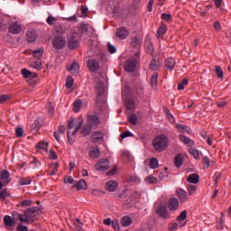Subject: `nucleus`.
Returning <instances> with one entry per match:
<instances>
[{"label": "nucleus", "instance_id": "1", "mask_svg": "<svg viewBox=\"0 0 231 231\" xmlns=\"http://www.w3.org/2000/svg\"><path fill=\"white\" fill-rule=\"evenodd\" d=\"M82 117H79L78 119L70 118L69 120L68 125V140L69 143H73V140H71V136H75L77 133H79V129L82 127Z\"/></svg>", "mask_w": 231, "mask_h": 231}, {"label": "nucleus", "instance_id": "2", "mask_svg": "<svg viewBox=\"0 0 231 231\" xmlns=\"http://www.w3.org/2000/svg\"><path fill=\"white\" fill-rule=\"evenodd\" d=\"M152 145L157 152H163L169 147V137L167 135H158L152 140Z\"/></svg>", "mask_w": 231, "mask_h": 231}, {"label": "nucleus", "instance_id": "3", "mask_svg": "<svg viewBox=\"0 0 231 231\" xmlns=\"http://www.w3.org/2000/svg\"><path fill=\"white\" fill-rule=\"evenodd\" d=\"M41 210L37 208H32L25 211L24 215H19V219L22 223H33L36 219H39Z\"/></svg>", "mask_w": 231, "mask_h": 231}, {"label": "nucleus", "instance_id": "4", "mask_svg": "<svg viewBox=\"0 0 231 231\" xmlns=\"http://www.w3.org/2000/svg\"><path fill=\"white\" fill-rule=\"evenodd\" d=\"M88 125L83 127V130L81 131V134L84 136L89 134L91 133L92 129H96L97 125H100V119L97 116H88Z\"/></svg>", "mask_w": 231, "mask_h": 231}, {"label": "nucleus", "instance_id": "5", "mask_svg": "<svg viewBox=\"0 0 231 231\" xmlns=\"http://www.w3.org/2000/svg\"><path fill=\"white\" fill-rule=\"evenodd\" d=\"M140 51H137L133 57L126 60L125 64V69L128 73H133L136 69V66L140 64Z\"/></svg>", "mask_w": 231, "mask_h": 231}, {"label": "nucleus", "instance_id": "6", "mask_svg": "<svg viewBox=\"0 0 231 231\" xmlns=\"http://www.w3.org/2000/svg\"><path fill=\"white\" fill-rule=\"evenodd\" d=\"M52 46L53 48H56V50H62L63 48H66V38H64V36L54 37Z\"/></svg>", "mask_w": 231, "mask_h": 231}, {"label": "nucleus", "instance_id": "7", "mask_svg": "<svg viewBox=\"0 0 231 231\" xmlns=\"http://www.w3.org/2000/svg\"><path fill=\"white\" fill-rule=\"evenodd\" d=\"M109 167H110V164L107 159H101L97 161L95 166L96 170L99 171L100 172H104V171H107Z\"/></svg>", "mask_w": 231, "mask_h": 231}, {"label": "nucleus", "instance_id": "8", "mask_svg": "<svg viewBox=\"0 0 231 231\" xmlns=\"http://www.w3.org/2000/svg\"><path fill=\"white\" fill-rule=\"evenodd\" d=\"M118 6H120V0H109L107 10L112 14H116L118 12Z\"/></svg>", "mask_w": 231, "mask_h": 231}, {"label": "nucleus", "instance_id": "9", "mask_svg": "<svg viewBox=\"0 0 231 231\" xmlns=\"http://www.w3.org/2000/svg\"><path fill=\"white\" fill-rule=\"evenodd\" d=\"M9 32L14 34L21 33L23 32V25L19 22H13L9 26Z\"/></svg>", "mask_w": 231, "mask_h": 231}, {"label": "nucleus", "instance_id": "10", "mask_svg": "<svg viewBox=\"0 0 231 231\" xmlns=\"http://www.w3.org/2000/svg\"><path fill=\"white\" fill-rule=\"evenodd\" d=\"M97 86H96V91L98 95V97L104 95L105 87H104V77H100L99 79L96 80Z\"/></svg>", "mask_w": 231, "mask_h": 231}, {"label": "nucleus", "instance_id": "11", "mask_svg": "<svg viewBox=\"0 0 231 231\" xmlns=\"http://www.w3.org/2000/svg\"><path fill=\"white\" fill-rule=\"evenodd\" d=\"M116 35L121 40L127 39V37H129V30L125 27H121L116 30Z\"/></svg>", "mask_w": 231, "mask_h": 231}, {"label": "nucleus", "instance_id": "12", "mask_svg": "<svg viewBox=\"0 0 231 231\" xmlns=\"http://www.w3.org/2000/svg\"><path fill=\"white\" fill-rule=\"evenodd\" d=\"M177 196L180 203H185L186 201H189V193H187V191H185L183 189H177Z\"/></svg>", "mask_w": 231, "mask_h": 231}, {"label": "nucleus", "instance_id": "13", "mask_svg": "<svg viewBox=\"0 0 231 231\" xmlns=\"http://www.w3.org/2000/svg\"><path fill=\"white\" fill-rule=\"evenodd\" d=\"M68 71H70L72 75H79V71L80 69V66L79 62L73 61L70 65L67 66Z\"/></svg>", "mask_w": 231, "mask_h": 231}, {"label": "nucleus", "instance_id": "14", "mask_svg": "<svg viewBox=\"0 0 231 231\" xmlns=\"http://www.w3.org/2000/svg\"><path fill=\"white\" fill-rule=\"evenodd\" d=\"M179 208H180V200H178V199L173 198L168 201L169 210H178Z\"/></svg>", "mask_w": 231, "mask_h": 231}, {"label": "nucleus", "instance_id": "15", "mask_svg": "<svg viewBox=\"0 0 231 231\" xmlns=\"http://www.w3.org/2000/svg\"><path fill=\"white\" fill-rule=\"evenodd\" d=\"M88 68L89 71H92L93 73H95V71H98V69H100V65L98 61L95 60H90L88 62Z\"/></svg>", "mask_w": 231, "mask_h": 231}, {"label": "nucleus", "instance_id": "16", "mask_svg": "<svg viewBox=\"0 0 231 231\" xmlns=\"http://www.w3.org/2000/svg\"><path fill=\"white\" fill-rule=\"evenodd\" d=\"M91 141L94 142V143L104 142V134H102V132H95L91 136Z\"/></svg>", "mask_w": 231, "mask_h": 231}, {"label": "nucleus", "instance_id": "17", "mask_svg": "<svg viewBox=\"0 0 231 231\" xmlns=\"http://www.w3.org/2000/svg\"><path fill=\"white\" fill-rule=\"evenodd\" d=\"M106 190H109V192H115L116 189H118V182L116 180H108L106 184Z\"/></svg>", "mask_w": 231, "mask_h": 231}, {"label": "nucleus", "instance_id": "18", "mask_svg": "<svg viewBox=\"0 0 231 231\" xmlns=\"http://www.w3.org/2000/svg\"><path fill=\"white\" fill-rule=\"evenodd\" d=\"M29 66H31V68H33L34 69H37L38 71H41V69H42V62L41 61V60H31L29 62Z\"/></svg>", "mask_w": 231, "mask_h": 231}, {"label": "nucleus", "instance_id": "19", "mask_svg": "<svg viewBox=\"0 0 231 231\" xmlns=\"http://www.w3.org/2000/svg\"><path fill=\"white\" fill-rule=\"evenodd\" d=\"M175 66H176V60H174L173 58H168L165 60V68L168 69V71H172Z\"/></svg>", "mask_w": 231, "mask_h": 231}, {"label": "nucleus", "instance_id": "20", "mask_svg": "<svg viewBox=\"0 0 231 231\" xmlns=\"http://www.w3.org/2000/svg\"><path fill=\"white\" fill-rule=\"evenodd\" d=\"M157 214L164 219L169 217V212H167V208L163 205L159 206V208H157Z\"/></svg>", "mask_w": 231, "mask_h": 231}, {"label": "nucleus", "instance_id": "21", "mask_svg": "<svg viewBox=\"0 0 231 231\" xmlns=\"http://www.w3.org/2000/svg\"><path fill=\"white\" fill-rule=\"evenodd\" d=\"M0 180H2L4 183H10V181H12V179H10V172L6 171H0Z\"/></svg>", "mask_w": 231, "mask_h": 231}, {"label": "nucleus", "instance_id": "22", "mask_svg": "<svg viewBox=\"0 0 231 231\" xmlns=\"http://www.w3.org/2000/svg\"><path fill=\"white\" fill-rule=\"evenodd\" d=\"M131 46H133V48H135V50H140L142 46V39L138 38V36L132 38Z\"/></svg>", "mask_w": 231, "mask_h": 231}, {"label": "nucleus", "instance_id": "23", "mask_svg": "<svg viewBox=\"0 0 231 231\" xmlns=\"http://www.w3.org/2000/svg\"><path fill=\"white\" fill-rule=\"evenodd\" d=\"M120 223L123 226H131V225H133V218H131V217L125 216L121 218Z\"/></svg>", "mask_w": 231, "mask_h": 231}, {"label": "nucleus", "instance_id": "24", "mask_svg": "<svg viewBox=\"0 0 231 231\" xmlns=\"http://www.w3.org/2000/svg\"><path fill=\"white\" fill-rule=\"evenodd\" d=\"M179 138L182 143H185V145H188L189 147H192V145H194V142L183 134H180Z\"/></svg>", "mask_w": 231, "mask_h": 231}, {"label": "nucleus", "instance_id": "25", "mask_svg": "<svg viewBox=\"0 0 231 231\" xmlns=\"http://www.w3.org/2000/svg\"><path fill=\"white\" fill-rule=\"evenodd\" d=\"M79 41L72 36L69 41V48L70 50H77V48H79Z\"/></svg>", "mask_w": 231, "mask_h": 231}, {"label": "nucleus", "instance_id": "26", "mask_svg": "<svg viewBox=\"0 0 231 231\" xmlns=\"http://www.w3.org/2000/svg\"><path fill=\"white\" fill-rule=\"evenodd\" d=\"M42 55H44V48L32 51V57H34V59L41 60Z\"/></svg>", "mask_w": 231, "mask_h": 231}, {"label": "nucleus", "instance_id": "27", "mask_svg": "<svg viewBox=\"0 0 231 231\" xmlns=\"http://www.w3.org/2000/svg\"><path fill=\"white\" fill-rule=\"evenodd\" d=\"M160 68H162V63L160 61L152 60L150 63V69L151 71H158L160 70Z\"/></svg>", "mask_w": 231, "mask_h": 231}, {"label": "nucleus", "instance_id": "28", "mask_svg": "<svg viewBox=\"0 0 231 231\" xmlns=\"http://www.w3.org/2000/svg\"><path fill=\"white\" fill-rule=\"evenodd\" d=\"M185 219H187V211L184 210L177 217V221L180 222V226H185V225H187V222L181 223V221H185Z\"/></svg>", "mask_w": 231, "mask_h": 231}, {"label": "nucleus", "instance_id": "29", "mask_svg": "<svg viewBox=\"0 0 231 231\" xmlns=\"http://www.w3.org/2000/svg\"><path fill=\"white\" fill-rule=\"evenodd\" d=\"M189 183H199V175L196 174V173H192L189 176H188L187 178Z\"/></svg>", "mask_w": 231, "mask_h": 231}, {"label": "nucleus", "instance_id": "30", "mask_svg": "<svg viewBox=\"0 0 231 231\" xmlns=\"http://www.w3.org/2000/svg\"><path fill=\"white\" fill-rule=\"evenodd\" d=\"M177 130L179 133H188V134H190L192 131H190V127L184 125H176Z\"/></svg>", "mask_w": 231, "mask_h": 231}, {"label": "nucleus", "instance_id": "31", "mask_svg": "<svg viewBox=\"0 0 231 231\" xmlns=\"http://www.w3.org/2000/svg\"><path fill=\"white\" fill-rule=\"evenodd\" d=\"M77 190H86L88 189V183L86 180H81L75 185Z\"/></svg>", "mask_w": 231, "mask_h": 231}, {"label": "nucleus", "instance_id": "32", "mask_svg": "<svg viewBox=\"0 0 231 231\" xmlns=\"http://www.w3.org/2000/svg\"><path fill=\"white\" fill-rule=\"evenodd\" d=\"M100 156V150L98 148H92L89 151V157L93 160L98 158Z\"/></svg>", "mask_w": 231, "mask_h": 231}, {"label": "nucleus", "instance_id": "33", "mask_svg": "<svg viewBox=\"0 0 231 231\" xmlns=\"http://www.w3.org/2000/svg\"><path fill=\"white\" fill-rule=\"evenodd\" d=\"M28 42H35L37 41V33L33 31L27 32Z\"/></svg>", "mask_w": 231, "mask_h": 231}, {"label": "nucleus", "instance_id": "34", "mask_svg": "<svg viewBox=\"0 0 231 231\" xmlns=\"http://www.w3.org/2000/svg\"><path fill=\"white\" fill-rule=\"evenodd\" d=\"M21 73L23 79H31V77H37V74L32 73V71L28 70L27 69H23Z\"/></svg>", "mask_w": 231, "mask_h": 231}, {"label": "nucleus", "instance_id": "35", "mask_svg": "<svg viewBox=\"0 0 231 231\" xmlns=\"http://www.w3.org/2000/svg\"><path fill=\"white\" fill-rule=\"evenodd\" d=\"M59 171V163L54 162L50 167V176H55L57 174V171Z\"/></svg>", "mask_w": 231, "mask_h": 231}, {"label": "nucleus", "instance_id": "36", "mask_svg": "<svg viewBox=\"0 0 231 231\" xmlns=\"http://www.w3.org/2000/svg\"><path fill=\"white\" fill-rule=\"evenodd\" d=\"M151 86H152V88H156V86H158V74H157V72H154V73L152 75V78H151Z\"/></svg>", "mask_w": 231, "mask_h": 231}, {"label": "nucleus", "instance_id": "37", "mask_svg": "<svg viewBox=\"0 0 231 231\" xmlns=\"http://www.w3.org/2000/svg\"><path fill=\"white\" fill-rule=\"evenodd\" d=\"M80 107H82V101L80 99H77L73 106L74 113H79V111H80Z\"/></svg>", "mask_w": 231, "mask_h": 231}, {"label": "nucleus", "instance_id": "38", "mask_svg": "<svg viewBox=\"0 0 231 231\" xmlns=\"http://www.w3.org/2000/svg\"><path fill=\"white\" fill-rule=\"evenodd\" d=\"M167 32V26L165 24H162V26L158 29L157 37L160 39L162 35H165Z\"/></svg>", "mask_w": 231, "mask_h": 231}, {"label": "nucleus", "instance_id": "39", "mask_svg": "<svg viewBox=\"0 0 231 231\" xmlns=\"http://www.w3.org/2000/svg\"><path fill=\"white\" fill-rule=\"evenodd\" d=\"M145 48L148 53H152V42L150 38L145 39Z\"/></svg>", "mask_w": 231, "mask_h": 231}, {"label": "nucleus", "instance_id": "40", "mask_svg": "<svg viewBox=\"0 0 231 231\" xmlns=\"http://www.w3.org/2000/svg\"><path fill=\"white\" fill-rule=\"evenodd\" d=\"M183 165V155L178 154L175 157V167H181Z\"/></svg>", "mask_w": 231, "mask_h": 231}, {"label": "nucleus", "instance_id": "41", "mask_svg": "<svg viewBox=\"0 0 231 231\" xmlns=\"http://www.w3.org/2000/svg\"><path fill=\"white\" fill-rule=\"evenodd\" d=\"M4 225H5V226H14V220L12 219V217L5 216L4 217Z\"/></svg>", "mask_w": 231, "mask_h": 231}, {"label": "nucleus", "instance_id": "42", "mask_svg": "<svg viewBox=\"0 0 231 231\" xmlns=\"http://www.w3.org/2000/svg\"><path fill=\"white\" fill-rule=\"evenodd\" d=\"M54 30L58 35H64L66 32V27H63L62 25H57Z\"/></svg>", "mask_w": 231, "mask_h": 231}, {"label": "nucleus", "instance_id": "43", "mask_svg": "<svg viewBox=\"0 0 231 231\" xmlns=\"http://www.w3.org/2000/svg\"><path fill=\"white\" fill-rule=\"evenodd\" d=\"M46 23H47V24H50V26H53V24H55L57 23V17L50 15L46 19Z\"/></svg>", "mask_w": 231, "mask_h": 231}, {"label": "nucleus", "instance_id": "44", "mask_svg": "<svg viewBox=\"0 0 231 231\" xmlns=\"http://www.w3.org/2000/svg\"><path fill=\"white\" fill-rule=\"evenodd\" d=\"M37 149H41L42 151H48V143L46 142H40L37 145Z\"/></svg>", "mask_w": 231, "mask_h": 231}, {"label": "nucleus", "instance_id": "45", "mask_svg": "<svg viewBox=\"0 0 231 231\" xmlns=\"http://www.w3.org/2000/svg\"><path fill=\"white\" fill-rule=\"evenodd\" d=\"M32 201L31 199H25L20 202L19 207H23V208H26V207H32Z\"/></svg>", "mask_w": 231, "mask_h": 231}, {"label": "nucleus", "instance_id": "46", "mask_svg": "<svg viewBox=\"0 0 231 231\" xmlns=\"http://www.w3.org/2000/svg\"><path fill=\"white\" fill-rule=\"evenodd\" d=\"M75 82V79H73V77L69 76L67 78V83H66V88H68L69 89L73 88V84Z\"/></svg>", "mask_w": 231, "mask_h": 231}, {"label": "nucleus", "instance_id": "47", "mask_svg": "<svg viewBox=\"0 0 231 231\" xmlns=\"http://www.w3.org/2000/svg\"><path fill=\"white\" fill-rule=\"evenodd\" d=\"M73 225H74V228L78 231H80L82 230V222H80V219H76L74 222H73Z\"/></svg>", "mask_w": 231, "mask_h": 231}, {"label": "nucleus", "instance_id": "48", "mask_svg": "<svg viewBox=\"0 0 231 231\" xmlns=\"http://www.w3.org/2000/svg\"><path fill=\"white\" fill-rule=\"evenodd\" d=\"M150 168L151 169H158V159L152 158L150 160Z\"/></svg>", "mask_w": 231, "mask_h": 231}, {"label": "nucleus", "instance_id": "49", "mask_svg": "<svg viewBox=\"0 0 231 231\" xmlns=\"http://www.w3.org/2000/svg\"><path fill=\"white\" fill-rule=\"evenodd\" d=\"M189 154L195 158V160H198L199 158V152L194 148L189 149Z\"/></svg>", "mask_w": 231, "mask_h": 231}, {"label": "nucleus", "instance_id": "50", "mask_svg": "<svg viewBox=\"0 0 231 231\" xmlns=\"http://www.w3.org/2000/svg\"><path fill=\"white\" fill-rule=\"evenodd\" d=\"M128 121L130 122V124H132V125H136V122H138V117L136 116V115H132L128 117Z\"/></svg>", "mask_w": 231, "mask_h": 231}, {"label": "nucleus", "instance_id": "51", "mask_svg": "<svg viewBox=\"0 0 231 231\" xmlns=\"http://www.w3.org/2000/svg\"><path fill=\"white\" fill-rule=\"evenodd\" d=\"M158 179L154 178L153 176H149L145 179V182L149 183V185H152V183H156Z\"/></svg>", "mask_w": 231, "mask_h": 231}, {"label": "nucleus", "instance_id": "52", "mask_svg": "<svg viewBox=\"0 0 231 231\" xmlns=\"http://www.w3.org/2000/svg\"><path fill=\"white\" fill-rule=\"evenodd\" d=\"M215 71H216L218 79H223L224 73H223V69H221V67L217 66L215 68Z\"/></svg>", "mask_w": 231, "mask_h": 231}, {"label": "nucleus", "instance_id": "53", "mask_svg": "<svg viewBox=\"0 0 231 231\" xmlns=\"http://www.w3.org/2000/svg\"><path fill=\"white\" fill-rule=\"evenodd\" d=\"M204 169H208L210 167V159L208 157H204L202 161Z\"/></svg>", "mask_w": 231, "mask_h": 231}, {"label": "nucleus", "instance_id": "54", "mask_svg": "<svg viewBox=\"0 0 231 231\" xmlns=\"http://www.w3.org/2000/svg\"><path fill=\"white\" fill-rule=\"evenodd\" d=\"M32 183V179L23 178L20 180V185H30Z\"/></svg>", "mask_w": 231, "mask_h": 231}, {"label": "nucleus", "instance_id": "55", "mask_svg": "<svg viewBox=\"0 0 231 231\" xmlns=\"http://www.w3.org/2000/svg\"><path fill=\"white\" fill-rule=\"evenodd\" d=\"M197 189H198V188L196 187V185H189L188 187L189 195L192 196V194H194V192H196Z\"/></svg>", "mask_w": 231, "mask_h": 231}, {"label": "nucleus", "instance_id": "56", "mask_svg": "<svg viewBox=\"0 0 231 231\" xmlns=\"http://www.w3.org/2000/svg\"><path fill=\"white\" fill-rule=\"evenodd\" d=\"M9 196H10V192H8L6 189L0 191V199H5V198H8Z\"/></svg>", "mask_w": 231, "mask_h": 231}, {"label": "nucleus", "instance_id": "57", "mask_svg": "<svg viewBox=\"0 0 231 231\" xmlns=\"http://www.w3.org/2000/svg\"><path fill=\"white\" fill-rule=\"evenodd\" d=\"M107 50L109 53H116V47H115V45L111 44L110 42L107 43Z\"/></svg>", "mask_w": 231, "mask_h": 231}, {"label": "nucleus", "instance_id": "58", "mask_svg": "<svg viewBox=\"0 0 231 231\" xmlns=\"http://www.w3.org/2000/svg\"><path fill=\"white\" fill-rule=\"evenodd\" d=\"M23 134H24V130H23L22 127H18L15 130V135L17 136V138H21V136H23Z\"/></svg>", "mask_w": 231, "mask_h": 231}, {"label": "nucleus", "instance_id": "59", "mask_svg": "<svg viewBox=\"0 0 231 231\" xmlns=\"http://www.w3.org/2000/svg\"><path fill=\"white\" fill-rule=\"evenodd\" d=\"M46 109H47V111H48V113H49L50 115H53L54 108H53V104H51V102H49V103L47 104Z\"/></svg>", "mask_w": 231, "mask_h": 231}, {"label": "nucleus", "instance_id": "60", "mask_svg": "<svg viewBox=\"0 0 231 231\" xmlns=\"http://www.w3.org/2000/svg\"><path fill=\"white\" fill-rule=\"evenodd\" d=\"M6 100H10V96L8 95H0V104H5Z\"/></svg>", "mask_w": 231, "mask_h": 231}, {"label": "nucleus", "instance_id": "61", "mask_svg": "<svg viewBox=\"0 0 231 231\" xmlns=\"http://www.w3.org/2000/svg\"><path fill=\"white\" fill-rule=\"evenodd\" d=\"M49 158L50 160H57L59 156H57V153L54 151H50L49 152Z\"/></svg>", "mask_w": 231, "mask_h": 231}, {"label": "nucleus", "instance_id": "62", "mask_svg": "<svg viewBox=\"0 0 231 231\" xmlns=\"http://www.w3.org/2000/svg\"><path fill=\"white\" fill-rule=\"evenodd\" d=\"M127 109H134V101L129 100L125 103Z\"/></svg>", "mask_w": 231, "mask_h": 231}, {"label": "nucleus", "instance_id": "63", "mask_svg": "<svg viewBox=\"0 0 231 231\" xmlns=\"http://www.w3.org/2000/svg\"><path fill=\"white\" fill-rule=\"evenodd\" d=\"M128 136H133V134L129 131H126L123 134H121V139L124 140L125 138H128Z\"/></svg>", "mask_w": 231, "mask_h": 231}, {"label": "nucleus", "instance_id": "64", "mask_svg": "<svg viewBox=\"0 0 231 231\" xmlns=\"http://www.w3.org/2000/svg\"><path fill=\"white\" fill-rule=\"evenodd\" d=\"M73 181H75L71 176H67L64 178V182L65 183H69V184H71L73 183Z\"/></svg>", "mask_w": 231, "mask_h": 231}]
</instances>
